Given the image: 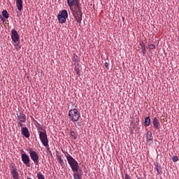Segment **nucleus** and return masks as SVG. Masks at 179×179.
Listing matches in <instances>:
<instances>
[{"instance_id":"nucleus-1","label":"nucleus","mask_w":179,"mask_h":179,"mask_svg":"<svg viewBox=\"0 0 179 179\" xmlns=\"http://www.w3.org/2000/svg\"><path fill=\"white\" fill-rule=\"evenodd\" d=\"M69 8L75 20H76L78 23H82V16H83V13H82V4L80 1L74 3L73 6H69Z\"/></svg>"},{"instance_id":"nucleus-2","label":"nucleus","mask_w":179,"mask_h":179,"mask_svg":"<svg viewBox=\"0 0 179 179\" xmlns=\"http://www.w3.org/2000/svg\"><path fill=\"white\" fill-rule=\"evenodd\" d=\"M65 157L73 173H79V163L69 153L65 152Z\"/></svg>"},{"instance_id":"nucleus-3","label":"nucleus","mask_w":179,"mask_h":179,"mask_svg":"<svg viewBox=\"0 0 179 179\" xmlns=\"http://www.w3.org/2000/svg\"><path fill=\"white\" fill-rule=\"evenodd\" d=\"M69 118L70 121L76 122L79 121V118H80V113H79V110L76 108L71 109L69 111Z\"/></svg>"},{"instance_id":"nucleus-4","label":"nucleus","mask_w":179,"mask_h":179,"mask_svg":"<svg viewBox=\"0 0 179 179\" xmlns=\"http://www.w3.org/2000/svg\"><path fill=\"white\" fill-rule=\"evenodd\" d=\"M29 156L32 160V162H34V164H36V166H38V163H39V160H40V157L38 156V154L37 153V152L33 150V149L30 148L29 149Z\"/></svg>"},{"instance_id":"nucleus-5","label":"nucleus","mask_w":179,"mask_h":179,"mask_svg":"<svg viewBox=\"0 0 179 179\" xmlns=\"http://www.w3.org/2000/svg\"><path fill=\"white\" fill-rule=\"evenodd\" d=\"M39 139L45 148H48V150H50L48 148V138L47 137V132L39 131Z\"/></svg>"},{"instance_id":"nucleus-6","label":"nucleus","mask_w":179,"mask_h":179,"mask_svg":"<svg viewBox=\"0 0 179 179\" xmlns=\"http://www.w3.org/2000/svg\"><path fill=\"white\" fill-rule=\"evenodd\" d=\"M10 171L13 179H19V172H17V169H16L15 164H11L10 165Z\"/></svg>"},{"instance_id":"nucleus-7","label":"nucleus","mask_w":179,"mask_h":179,"mask_svg":"<svg viewBox=\"0 0 179 179\" xmlns=\"http://www.w3.org/2000/svg\"><path fill=\"white\" fill-rule=\"evenodd\" d=\"M22 163L27 167H30V157L26 153H21Z\"/></svg>"},{"instance_id":"nucleus-8","label":"nucleus","mask_w":179,"mask_h":179,"mask_svg":"<svg viewBox=\"0 0 179 179\" xmlns=\"http://www.w3.org/2000/svg\"><path fill=\"white\" fill-rule=\"evenodd\" d=\"M11 38L14 43H17V41H19L20 39V36H19L17 31L15 29L11 30Z\"/></svg>"},{"instance_id":"nucleus-9","label":"nucleus","mask_w":179,"mask_h":179,"mask_svg":"<svg viewBox=\"0 0 179 179\" xmlns=\"http://www.w3.org/2000/svg\"><path fill=\"white\" fill-rule=\"evenodd\" d=\"M17 120L20 122H26V115L22 112L17 114Z\"/></svg>"},{"instance_id":"nucleus-10","label":"nucleus","mask_w":179,"mask_h":179,"mask_svg":"<svg viewBox=\"0 0 179 179\" xmlns=\"http://www.w3.org/2000/svg\"><path fill=\"white\" fill-rule=\"evenodd\" d=\"M146 139L148 145H152V143H153V136L152 135V131H148L146 134Z\"/></svg>"},{"instance_id":"nucleus-11","label":"nucleus","mask_w":179,"mask_h":179,"mask_svg":"<svg viewBox=\"0 0 179 179\" xmlns=\"http://www.w3.org/2000/svg\"><path fill=\"white\" fill-rule=\"evenodd\" d=\"M21 132L25 138H30V133L29 132V129H27V127H22Z\"/></svg>"},{"instance_id":"nucleus-12","label":"nucleus","mask_w":179,"mask_h":179,"mask_svg":"<svg viewBox=\"0 0 179 179\" xmlns=\"http://www.w3.org/2000/svg\"><path fill=\"white\" fill-rule=\"evenodd\" d=\"M154 164L155 166V170L157 171V174H158V176H162V174H163V172L162 171V166H160V164L157 162Z\"/></svg>"},{"instance_id":"nucleus-13","label":"nucleus","mask_w":179,"mask_h":179,"mask_svg":"<svg viewBox=\"0 0 179 179\" xmlns=\"http://www.w3.org/2000/svg\"><path fill=\"white\" fill-rule=\"evenodd\" d=\"M152 124L155 129H159V126L160 125V122H159V120L157 117H153L152 119Z\"/></svg>"},{"instance_id":"nucleus-14","label":"nucleus","mask_w":179,"mask_h":179,"mask_svg":"<svg viewBox=\"0 0 179 179\" xmlns=\"http://www.w3.org/2000/svg\"><path fill=\"white\" fill-rule=\"evenodd\" d=\"M16 6L18 10L23 9V0H16Z\"/></svg>"},{"instance_id":"nucleus-15","label":"nucleus","mask_w":179,"mask_h":179,"mask_svg":"<svg viewBox=\"0 0 179 179\" xmlns=\"http://www.w3.org/2000/svg\"><path fill=\"white\" fill-rule=\"evenodd\" d=\"M70 135L72 138H73L75 140L78 139V132H76V130L75 129H71L70 130Z\"/></svg>"},{"instance_id":"nucleus-16","label":"nucleus","mask_w":179,"mask_h":179,"mask_svg":"<svg viewBox=\"0 0 179 179\" xmlns=\"http://www.w3.org/2000/svg\"><path fill=\"white\" fill-rule=\"evenodd\" d=\"M80 2V0H67V5L69 6H73L75 3Z\"/></svg>"},{"instance_id":"nucleus-17","label":"nucleus","mask_w":179,"mask_h":179,"mask_svg":"<svg viewBox=\"0 0 179 179\" xmlns=\"http://www.w3.org/2000/svg\"><path fill=\"white\" fill-rule=\"evenodd\" d=\"M57 18H58L59 23L62 24V23H65L66 22V18L64 16L58 15Z\"/></svg>"},{"instance_id":"nucleus-18","label":"nucleus","mask_w":179,"mask_h":179,"mask_svg":"<svg viewBox=\"0 0 179 179\" xmlns=\"http://www.w3.org/2000/svg\"><path fill=\"white\" fill-rule=\"evenodd\" d=\"M150 125V117H146L144 122V127H149Z\"/></svg>"},{"instance_id":"nucleus-19","label":"nucleus","mask_w":179,"mask_h":179,"mask_svg":"<svg viewBox=\"0 0 179 179\" xmlns=\"http://www.w3.org/2000/svg\"><path fill=\"white\" fill-rule=\"evenodd\" d=\"M59 15L63 16V17H68V11L66 10H63L61 13V14H59Z\"/></svg>"},{"instance_id":"nucleus-20","label":"nucleus","mask_w":179,"mask_h":179,"mask_svg":"<svg viewBox=\"0 0 179 179\" xmlns=\"http://www.w3.org/2000/svg\"><path fill=\"white\" fill-rule=\"evenodd\" d=\"M2 16H3L5 19H8L9 17V14L6 10H3L2 11Z\"/></svg>"},{"instance_id":"nucleus-21","label":"nucleus","mask_w":179,"mask_h":179,"mask_svg":"<svg viewBox=\"0 0 179 179\" xmlns=\"http://www.w3.org/2000/svg\"><path fill=\"white\" fill-rule=\"evenodd\" d=\"M57 160L60 164H64V159H62V157L61 155H57Z\"/></svg>"},{"instance_id":"nucleus-22","label":"nucleus","mask_w":179,"mask_h":179,"mask_svg":"<svg viewBox=\"0 0 179 179\" xmlns=\"http://www.w3.org/2000/svg\"><path fill=\"white\" fill-rule=\"evenodd\" d=\"M37 177H38V179H45V178L44 177V175L41 172H39L37 173Z\"/></svg>"},{"instance_id":"nucleus-23","label":"nucleus","mask_w":179,"mask_h":179,"mask_svg":"<svg viewBox=\"0 0 179 179\" xmlns=\"http://www.w3.org/2000/svg\"><path fill=\"white\" fill-rule=\"evenodd\" d=\"M73 178L74 179H82V176L79 175L78 173H73Z\"/></svg>"},{"instance_id":"nucleus-24","label":"nucleus","mask_w":179,"mask_h":179,"mask_svg":"<svg viewBox=\"0 0 179 179\" xmlns=\"http://www.w3.org/2000/svg\"><path fill=\"white\" fill-rule=\"evenodd\" d=\"M78 61H79V58L78 57V55L74 54L73 56V62H78Z\"/></svg>"},{"instance_id":"nucleus-25","label":"nucleus","mask_w":179,"mask_h":179,"mask_svg":"<svg viewBox=\"0 0 179 179\" xmlns=\"http://www.w3.org/2000/svg\"><path fill=\"white\" fill-rule=\"evenodd\" d=\"M36 128H38V132H41L43 131V126H41L39 123L37 124Z\"/></svg>"},{"instance_id":"nucleus-26","label":"nucleus","mask_w":179,"mask_h":179,"mask_svg":"<svg viewBox=\"0 0 179 179\" xmlns=\"http://www.w3.org/2000/svg\"><path fill=\"white\" fill-rule=\"evenodd\" d=\"M141 48L143 54H146V47L144 44L141 45Z\"/></svg>"},{"instance_id":"nucleus-27","label":"nucleus","mask_w":179,"mask_h":179,"mask_svg":"<svg viewBox=\"0 0 179 179\" xmlns=\"http://www.w3.org/2000/svg\"><path fill=\"white\" fill-rule=\"evenodd\" d=\"M172 160H173V162L174 163L178 162V157H177V156L173 157Z\"/></svg>"},{"instance_id":"nucleus-28","label":"nucleus","mask_w":179,"mask_h":179,"mask_svg":"<svg viewBox=\"0 0 179 179\" xmlns=\"http://www.w3.org/2000/svg\"><path fill=\"white\" fill-rule=\"evenodd\" d=\"M149 48L150 50H155V48H156V46L155 45V44H150L149 45Z\"/></svg>"},{"instance_id":"nucleus-29","label":"nucleus","mask_w":179,"mask_h":179,"mask_svg":"<svg viewBox=\"0 0 179 179\" xmlns=\"http://www.w3.org/2000/svg\"><path fill=\"white\" fill-rule=\"evenodd\" d=\"M75 71H76L77 75H80V69H76Z\"/></svg>"},{"instance_id":"nucleus-30","label":"nucleus","mask_w":179,"mask_h":179,"mask_svg":"<svg viewBox=\"0 0 179 179\" xmlns=\"http://www.w3.org/2000/svg\"><path fill=\"white\" fill-rule=\"evenodd\" d=\"M23 122H18V127H21V128H22V127H23Z\"/></svg>"},{"instance_id":"nucleus-31","label":"nucleus","mask_w":179,"mask_h":179,"mask_svg":"<svg viewBox=\"0 0 179 179\" xmlns=\"http://www.w3.org/2000/svg\"><path fill=\"white\" fill-rule=\"evenodd\" d=\"M124 178L125 179H131V177H129V175L126 174L125 176H124Z\"/></svg>"},{"instance_id":"nucleus-32","label":"nucleus","mask_w":179,"mask_h":179,"mask_svg":"<svg viewBox=\"0 0 179 179\" xmlns=\"http://www.w3.org/2000/svg\"><path fill=\"white\" fill-rule=\"evenodd\" d=\"M104 66H105V68H107L108 69V62H105L104 63Z\"/></svg>"},{"instance_id":"nucleus-33","label":"nucleus","mask_w":179,"mask_h":179,"mask_svg":"<svg viewBox=\"0 0 179 179\" xmlns=\"http://www.w3.org/2000/svg\"><path fill=\"white\" fill-rule=\"evenodd\" d=\"M21 152H22V153H25L23 150H21Z\"/></svg>"},{"instance_id":"nucleus-34","label":"nucleus","mask_w":179,"mask_h":179,"mask_svg":"<svg viewBox=\"0 0 179 179\" xmlns=\"http://www.w3.org/2000/svg\"><path fill=\"white\" fill-rule=\"evenodd\" d=\"M0 62H1V57H0Z\"/></svg>"},{"instance_id":"nucleus-35","label":"nucleus","mask_w":179,"mask_h":179,"mask_svg":"<svg viewBox=\"0 0 179 179\" xmlns=\"http://www.w3.org/2000/svg\"><path fill=\"white\" fill-rule=\"evenodd\" d=\"M138 179H141V178H138Z\"/></svg>"}]
</instances>
